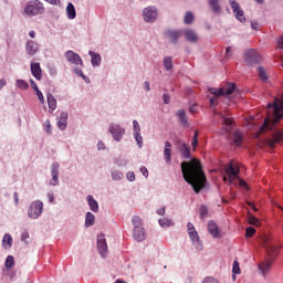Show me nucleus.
I'll list each match as a JSON object with an SVG mask.
<instances>
[{"label": "nucleus", "mask_w": 283, "mask_h": 283, "mask_svg": "<svg viewBox=\"0 0 283 283\" xmlns=\"http://www.w3.org/2000/svg\"><path fill=\"white\" fill-rule=\"evenodd\" d=\"M232 273H233V280H235V275H240L242 273V271L240 270V262L238 261H233V265H232Z\"/></svg>", "instance_id": "35"}, {"label": "nucleus", "mask_w": 283, "mask_h": 283, "mask_svg": "<svg viewBox=\"0 0 283 283\" xmlns=\"http://www.w3.org/2000/svg\"><path fill=\"white\" fill-rule=\"evenodd\" d=\"M96 222V217L92 212H87L85 217V227H94Z\"/></svg>", "instance_id": "32"}, {"label": "nucleus", "mask_w": 283, "mask_h": 283, "mask_svg": "<svg viewBox=\"0 0 283 283\" xmlns=\"http://www.w3.org/2000/svg\"><path fill=\"white\" fill-rule=\"evenodd\" d=\"M87 202L91 211H93V213H98V201H96L92 195L87 196Z\"/></svg>", "instance_id": "24"}, {"label": "nucleus", "mask_w": 283, "mask_h": 283, "mask_svg": "<svg viewBox=\"0 0 283 283\" xmlns=\"http://www.w3.org/2000/svg\"><path fill=\"white\" fill-rule=\"evenodd\" d=\"M52 180L50 185L56 187L59 185V163H53L51 168Z\"/></svg>", "instance_id": "16"}, {"label": "nucleus", "mask_w": 283, "mask_h": 283, "mask_svg": "<svg viewBox=\"0 0 283 283\" xmlns=\"http://www.w3.org/2000/svg\"><path fill=\"white\" fill-rule=\"evenodd\" d=\"M31 74L36 81H41V78H43V71L41 70V64L39 62L31 63Z\"/></svg>", "instance_id": "14"}, {"label": "nucleus", "mask_w": 283, "mask_h": 283, "mask_svg": "<svg viewBox=\"0 0 283 283\" xmlns=\"http://www.w3.org/2000/svg\"><path fill=\"white\" fill-rule=\"evenodd\" d=\"M46 98H48L49 109H51V112H54V109H56V98H54V95H52V93H49L46 95Z\"/></svg>", "instance_id": "29"}, {"label": "nucleus", "mask_w": 283, "mask_h": 283, "mask_svg": "<svg viewBox=\"0 0 283 283\" xmlns=\"http://www.w3.org/2000/svg\"><path fill=\"white\" fill-rule=\"evenodd\" d=\"M192 244L197 247V249H202V243L200 242V237L198 235V231L188 233Z\"/></svg>", "instance_id": "25"}, {"label": "nucleus", "mask_w": 283, "mask_h": 283, "mask_svg": "<svg viewBox=\"0 0 283 283\" xmlns=\"http://www.w3.org/2000/svg\"><path fill=\"white\" fill-rule=\"evenodd\" d=\"M202 283H218V280H216L214 277L211 276H207Z\"/></svg>", "instance_id": "53"}, {"label": "nucleus", "mask_w": 283, "mask_h": 283, "mask_svg": "<svg viewBox=\"0 0 283 283\" xmlns=\"http://www.w3.org/2000/svg\"><path fill=\"white\" fill-rule=\"evenodd\" d=\"M14 266V256L9 255L6 259V268L7 269H12Z\"/></svg>", "instance_id": "43"}, {"label": "nucleus", "mask_w": 283, "mask_h": 283, "mask_svg": "<svg viewBox=\"0 0 283 283\" xmlns=\"http://www.w3.org/2000/svg\"><path fill=\"white\" fill-rule=\"evenodd\" d=\"M208 231L212 235V238H220V228L213 221L208 222Z\"/></svg>", "instance_id": "21"}, {"label": "nucleus", "mask_w": 283, "mask_h": 283, "mask_svg": "<svg viewBox=\"0 0 283 283\" xmlns=\"http://www.w3.org/2000/svg\"><path fill=\"white\" fill-rule=\"evenodd\" d=\"M217 115L222 119L223 134H231L233 132V119L226 117L222 113H217Z\"/></svg>", "instance_id": "10"}, {"label": "nucleus", "mask_w": 283, "mask_h": 283, "mask_svg": "<svg viewBox=\"0 0 283 283\" xmlns=\"http://www.w3.org/2000/svg\"><path fill=\"white\" fill-rule=\"evenodd\" d=\"M88 54L91 56V63H92L93 67L101 65V54L94 53V51H90Z\"/></svg>", "instance_id": "28"}, {"label": "nucleus", "mask_w": 283, "mask_h": 283, "mask_svg": "<svg viewBox=\"0 0 283 283\" xmlns=\"http://www.w3.org/2000/svg\"><path fill=\"white\" fill-rule=\"evenodd\" d=\"M259 23L258 22H255V21H252L251 22V28H252V30H258V28H259Z\"/></svg>", "instance_id": "64"}, {"label": "nucleus", "mask_w": 283, "mask_h": 283, "mask_svg": "<svg viewBox=\"0 0 283 283\" xmlns=\"http://www.w3.org/2000/svg\"><path fill=\"white\" fill-rule=\"evenodd\" d=\"M160 227H174V221L171 219H159Z\"/></svg>", "instance_id": "40"}, {"label": "nucleus", "mask_w": 283, "mask_h": 283, "mask_svg": "<svg viewBox=\"0 0 283 283\" xmlns=\"http://www.w3.org/2000/svg\"><path fill=\"white\" fill-rule=\"evenodd\" d=\"M43 213V201H33L28 210L29 218L36 220Z\"/></svg>", "instance_id": "5"}, {"label": "nucleus", "mask_w": 283, "mask_h": 283, "mask_svg": "<svg viewBox=\"0 0 283 283\" xmlns=\"http://www.w3.org/2000/svg\"><path fill=\"white\" fill-rule=\"evenodd\" d=\"M23 12L27 17H39V14L45 12V6L41 0H30L27 2Z\"/></svg>", "instance_id": "2"}, {"label": "nucleus", "mask_w": 283, "mask_h": 283, "mask_svg": "<svg viewBox=\"0 0 283 283\" xmlns=\"http://www.w3.org/2000/svg\"><path fill=\"white\" fill-rule=\"evenodd\" d=\"M2 247L4 249H10V247H12V235L4 234V237L2 239Z\"/></svg>", "instance_id": "34"}, {"label": "nucleus", "mask_w": 283, "mask_h": 283, "mask_svg": "<svg viewBox=\"0 0 283 283\" xmlns=\"http://www.w3.org/2000/svg\"><path fill=\"white\" fill-rule=\"evenodd\" d=\"M66 14L69 19H76V9L72 2H70L66 7Z\"/></svg>", "instance_id": "31"}, {"label": "nucleus", "mask_w": 283, "mask_h": 283, "mask_svg": "<svg viewBox=\"0 0 283 283\" xmlns=\"http://www.w3.org/2000/svg\"><path fill=\"white\" fill-rule=\"evenodd\" d=\"M230 6L235 14V19H238V21H240L241 23H244V21H247V18H244V10L240 8V3H238L235 0H230Z\"/></svg>", "instance_id": "9"}, {"label": "nucleus", "mask_w": 283, "mask_h": 283, "mask_svg": "<svg viewBox=\"0 0 283 283\" xmlns=\"http://www.w3.org/2000/svg\"><path fill=\"white\" fill-rule=\"evenodd\" d=\"M65 59L69 61V63H72L73 65H83V60L81 59V55L75 53L74 51H66Z\"/></svg>", "instance_id": "11"}, {"label": "nucleus", "mask_w": 283, "mask_h": 283, "mask_svg": "<svg viewBox=\"0 0 283 283\" xmlns=\"http://www.w3.org/2000/svg\"><path fill=\"white\" fill-rule=\"evenodd\" d=\"M280 140H282V135L281 134L274 135L273 139L270 142L271 147H273V145H275V143H280Z\"/></svg>", "instance_id": "48"}, {"label": "nucleus", "mask_w": 283, "mask_h": 283, "mask_svg": "<svg viewBox=\"0 0 283 283\" xmlns=\"http://www.w3.org/2000/svg\"><path fill=\"white\" fill-rule=\"evenodd\" d=\"M30 83H31L32 90H34V92H36V90H39V86L36 85V82H34V80H30Z\"/></svg>", "instance_id": "61"}, {"label": "nucleus", "mask_w": 283, "mask_h": 283, "mask_svg": "<svg viewBox=\"0 0 283 283\" xmlns=\"http://www.w3.org/2000/svg\"><path fill=\"white\" fill-rule=\"evenodd\" d=\"M195 19H196V18L193 17V12L187 11L186 14H185V17H184V23H185L186 25H191V23H193V20H195Z\"/></svg>", "instance_id": "33"}, {"label": "nucleus", "mask_w": 283, "mask_h": 283, "mask_svg": "<svg viewBox=\"0 0 283 283\" xmlns=\"http://www.w3.org/2000/svg\"><path fill=\"white\" fill-rule=\"evenodd\" d=\"M191 146L196 149L198 147V130L195 132V135L192 137Z\"/></svg>", "instance_id": "49"}, {"label": "nucleus", "mask_w": 283, "mask_h": 283, "mask_svg": "<svg viewBox=\"0 0 283 283\" xmlns=\"http://www.w3.org/2000/svg\"><path fill=\"white\" fill-rule=\"evenodd\" d=\"M126 178L129 182H134V180H136V175L134 174V171H128L126 174Z\"/></svg>", "instance_id": "50"}, {"label": "nucleus", "mask_w": 283, "mask_h": 283, "mask_svg": "<svg viewBox=\"0 0 283 283\" xmlns=\"http://www.w3.org/2000/svg\"><path fill=\"white\" fill-rule=\"evenodd\" d=\"M181 174L184 176V180H186L188 185H191L195 193H200V191L205 189V185H207V177L205 176V171H202L200 160L192 159L190 161H182Z\"/></svg>", "instance_id": "1"}, {"label": "nucleus", "mask_w": 283, "mask_h": 283, "mask_svg": "<svg viewBox=\"0 0 283 283\" xmlns=\"http://www.w3.org/2000/svg\"><path fill=\"white\" fill-rule=\"evenodd\" d=\"M177 116L181 125H184V127H189V123L187 120V114L185 113V111H178Z\"/></svg>", "instance_id": "30"}, {"label": "nucleus", "mask_w": 283, "mask_h": 283, "mask_svg": "<svg viewBox=\"0 0 283 283\" xmlns=\"http://www.w3.org/2000/svg\"><path fill=\"white\" fill-rule=\"evenodd\" d=\"M108 132L117 143H119V140L123 139V136H125V128L120 127L119 125L112 124Z\"/></svg>", "instance_id": "8"}, {"label": "nucleus", "mask_w": 283, "mask_h": 283, "mask_svg": "<svg viewBox=\"0 0 283 283\" xmlns=\"http://www.w3.org/2000/svg\"><path fill=\"white\" fill-rule=\"evenodd\" d=\"M182 30H167L166 39H168V41H171V43L176 44L178 43V40L180 39V36H182Z\"/></svg>", "instance_id": "13"}, {"label": "nucleus", "mask_w": 283, "mask_h": 283, "mask_svg": "<svg viewBox=\"0 0 283 283\" xmlns=\"http://www.w3.org/2000/svg\"><path fill=\"white\" fill-rule=\"evenodd\" d=\"M132 222H133L134 229H136V227H143V219H140V217L138 216H134L132 219Z\"/></svg>", "instance_id": "41"}, {"label": "nucleus", "mask_w": 283, "mask_h": 283, "mask_svg": "<svg viewBox=\"0 0 283 283\" xmlns=\"http://www.w3.org/2000/svg\"><path fill=\"white\" fill-rule=\"evenodd\" d=\"M140 171L145 178H149V170H147V167H142Z\"/></svg>", "instance_id": "57"}, {"label": "nucleus", "mask_w": 283, "mask_h": 283, "mask_svg": "<svg viewBox=\"0 0 283 283\" xmlns=\"http://www.w3.org/2000/svg\"><path fill=\"white\" fill-rule=\"evenodd\" d=\"M45 127L46 134H52V125L50 124V120L45 122Z\"/></svg>", "instance_id": "56"}, {"label": "nucleus", "mask_w": 283, "mask_h": 283, "mask_svg": "<svg viewBox=\"0 0 283 283\" xmlns=\"http://www.w3.org/2000/svg\"><path fill=\"white\" fill-rule=\"evenodd\" d=\"M28 238H30V233H28V231H24L21 235V240L22 242H25V240H28Z\"/></svg>", "instance_id": "59"}, {"label": "nucleus", "mask_w": 283, "mask_h": 283, "mask_svg": "<svg viewBox=\"0 0 283 283\" xmlns=\"http://www.w3.org/2000/svg\"><path fill=\"white\" fill-rule=\"evenodd\" d=\"M13 200L15 205H19V192L13 193Z\"/></svg>", "instance_id": "62"}, {"label": "nucleus", "mask_w": 283, "mask_h": 283, "mask_svg": "<svg viewBox=\"0 0 283 283\" xmlns=\"http://www.w3.org/2000/svg\"><path fill=\"white\" fill-rule=\"evenodd\" d=\"M15 85L19 90H28V87H30V84H28L25 80H17Z\"/></svg>", "instance_id": "38"}, {"label": "nucleus", "mask_w": 283, "mask_h": 283, "mask_svg": "<svg viewBox=\"0 0 283 283\" xmlns=\"http://www.w3.org/2000/svg\"><path fill=\"white\" fill-rule=\"evenodd\" d=\"M243 56L248 65H255L261 59L260 53L255 49L245 51Z\"/></svg>", "instance_id": "7"}, {"label": "nucleus", "mask_w": 283, "mask_h": 283, "mask_svg": "<svg viewBox=\"0 0 283 283\" xmlns=\"http://www.w3.org/2000/svg\"><path fill=\"white\" fill-rule=\"evenodd\" d=\"M164 66L165 70L169 71L171 67H174V61L171 60V56H167L164 59Z\"/></svg>", "instance_id": "39"}, {"label": "nucleus", "mask_w": 283, "mask_h": 283, "mask_svg": "<svg viewBox=\"0 0 283 283\" xmlns=\"http://www.w3.org/2000/svg\"><path fill=\"white\" fill-rule=\"evenodd\" d=\"M277 45L281 50H283V36L279 38Z\"/></svg>", "instance_id": "63"}, {"label": "nucleus", "mask_w": 283, "mask_h": 283, "mask_svg": "<svg viewBox=\"0 0 283 283\" xmlns=\"http://www.w3.org/2000/svg\"><path fill=\"white\" fill-rule=\"evenodd\" d=\"M164 156L166 163L169 165L171 163V143H165Z\"/></svg>", "instance_id": "26"}, {"label": "nucleus", "mask_w": 283, "mask_h": 283, "mask_svg": "<svg viewBox=\"0 0 283 283\" xmlns=\"http://www.w3.org/2000/svg\"><path fill=\"white\" fill-rule=\"evenodd\" d=\"M233 143L238 147H240V145H242V133H240L238 130L234 132V134H233Z\"/></svg>", "instance_id": "36"}, {"label": "nucleus", "mask_w": 283, "mask_h": 283, "mask_svg": "<svg viewBox=\"0 0 283 283\" xmlns=\"http://www.w3.org/2000/svg\"><path fill=\"white\" fill-rule=\"evenodd\" d=\"M25 50H27V54H29V56H34V54H36V52H39V44H36L32 40H29V41H27Z\"/></svg>", "instance_id": "18"}, {"label": "nucleus", "mask_w": 283, "mask_h": 283, "mask_svg": "<svg viewBox=\"0 0 283 283\" xmlns=\"http://www.w3.org/2000/svg\"><path fill=\"white\" fill-rule=\"evenodd\" d=\"M258 72H259V78H261V81L263 82L269 81V76L266 75V70H264V67L259 66Z\"/></svg>", "instance_id": "37"}, {"label": "nucleus", "mask_w": 283, "mask_h": 283, "mask_svg": "<svg viewBox=\"0 0 283 283\" xmlns=\"http://www.w3.org/2000/svg\"><path fill=\"white\" fill-rule=\"evenodd\" d=\"M245 235H247V238H253V235H255V228H253V227L247 228Z\"/></svg>", "instance_id": "47"}, {"label": "nucleus", "mask_w": 283, "mask_h": 283, "mask_svg": "<svg viewBox=\"0 0 283 283\" xmlns=\"http://www.w3.org/2000/svg\"><path fill=\"white\" fill-rule=\"evenodd\" d=\"M97 249L102 258H105V255H107V241L105 240V234H99L97 237Z\"/></svg>", "instance_id": "12"}, {"label": "nucleus", "mask_w": 283, "mask_h": 283, "mask_svg": "<svg viewBox=\"0 0 283 283\" xmlns=\"http://www.w3.org/2000/svg\"><path fill=\"white\" fill-rule=\"evenodd\" d=\"M163 98H164L165 105H169V103L171 101V97L169 96V94L165 93Z\"/></svg>", "instance_id": "55"}, {"label": "nucleus", "mask_w": 283, "mask_h": 283, "mask_svg": "<svg viewBox=\"0 0 283 283\" xmlns=\"http://www.w3.org/2000/svg\"><path fill=\"white\" fill-rule=\"evenodd\" d=\"M133 127H134V134L140 133V124H138V120H133Z\"/></svg>", "instance_id": "51"}, {"label": "nucleus", "mask_w": 283, "mask_h": 283, "mask_svg": "<svg viewBox=\"0 0 283 283\" xmlns=\"http://www.w3.org/2000/svg\"><path fill=\"white\" fill-rule=\"evenodd\" d=\"M187 228H188V233L196 232V227H193V223L188 222Z\"/></svg>", "instance_id": "54"}, {"label": "nucleus", "mask_w": 283, "mask_h": 283, "mask_svg": "<svg viewBox=\"0 0 283 283\" xmlns=\"http://www.w3.org/2000/svg\"><path fill=\"white\" fill-rule=\"evenodd\" d=\"M208 6L210 7L214 14H220V12H222L220 0H208Z\"/></svg>", "instance_id": "22"}, {"label": "nucleus", "mask_w": 283, "mask_h": 283, "mask_svg": "<svg viewBox=\"0 0 283 283\" xmlns=\"http://www.w3.org/2000/svg\"><path fill=\"white\" fill-rule=\"evenodd\" d=\"M248 222L249 224H253L254 227H260V220H258V218H255V216L253 214H249Z\"/></svg>", "instance_id": "42"}, {"label": "nucleus", "mask_w": 283, "mask_h": 283, "mask_svg": "<svg viewBox=\"0 0 283 283\" xmlns=\"http://www.w3.org/2000/svg\"><path fill=\"white\" fill-rule=\"evenodd\" d=\"M189 112H190V114H196V112H198V105L195 104V105L190 106Z\"/></svg>", "instance_id": "60"}, {"label": "nucleus", "mask_w": 283, "mask_h": 283, "mask_svg": "<svg viewBox=\"0 0 283 283\" xmlns=\"http://www.w3.org/2000/svg\"><path fill=\"white\" fill-rule=\"evenodd\" d=\"M179 151L184 158H191V148H189L185 143L180 144Z\"/></svg>", "instance_id": "27"}, {"label": "nucleus", "mask_w": 283, "mask_h": 283, "mask_svg": "<svg viewBox=\"0 0 283 283\" xmlns=\"http://www.w3.org/2000/svg\"><path fill=\"white\" fill-rule=\"evenodd\" d=\"M271 266H273V259H266L265 261L259 264V270L262 275H266L271 271Z\"/></svg>", "instance_id": "17"}, {"label": "nucleus", "mask_w": 283, "mask_h": 283, "mask_svg": "<svg viewBox=\"0 0 283 283\" xmlns=\"http://www.w3.org/2000/svg\"><path fill=\"white\" fill-rule=\"evenodd\" d=\"M143 18L146 23H154L158 19V9L156 7H147L143 10Z\"/></svg>", "instance_id": "6"}, {"label": "nucleus", "mask_w": 283, "mask_h": 283, "mask_svg": "<svg viewBox=\"0 0 283 283\" xmlns=\"http://www.w3.org/2000/svg\"><path fill=\"white\" fill-rule=\"evenodd\" d=\"M199 213H200V218L205 219V218H207L209 210L207 209L206 206H200Z\"/></svg>", "instance_id": "45"}, {"label": "nucleus", "mask_w": 283, "mask_h": 283, "mask_svg": "<svg viewBox=\"0 0 283 283\" xmlns=\"http://www.w3.org/2000/svg\"><path fill=\"white\" fill-rule=\"evenodd\" d=\"M266 253H268L270 260H273V262H275V258H277V255H280V248H277V245H268Z\"/></svg>", "instance_id": "20"}, {"label": "nucleus", "mask_w": 283, "mask_h": 283, "mask_svg": "<svg viewBox=\"0 0 283 283\" xmlns=\"http://www.w3.org/2000/svg\"><path fill=\"white\" fill-rule=\"evenodd\" d=\"M184 34L186 36V41H189V43H198V33L192 29L185 30Z\"/></svg>", "instance_id": "19"}, {"label": "nucleus", "mask_w": 283, "mask_h": 283, "mask_svg": "<svg viewBox=\"0 0 283 283\" xmlns=\"http://www.w3.org/2000/svg\"><path fill=\"white\" fill-rule=\"evenodd\" d=\"M35 94H36L40 103H42V105H43V103H45V97H43V93L40 90H36Z\"/></svg>", "instance_id": "52"}, {"label": "nucleus", "mask_w": 283, "mask_h": 283, "mask_svg": "<svg viewBox=\"0 0 283 283\" xmlns=\"http://www.w3.org/2000/svg\"><path fill=\"white\" fill-rule=\"evenodd\" d=\"M57 127L62 132H64V129H66V127H67V113H65V112L61 113L60 119L57 122Z\"/></svg>", "instance_id": "23"}, {"label": "nucleus", "mask_w": 283, "mask_h": 283, "mask_svg": "<svg viewBox=\"0 0 283 283\" xmlns=\"http://www.w3.org/2000/svg\"><path fill=\"white\" fill-rule=\"evenodd\" d=\"M134 138L138 147H143V136L140 135V133H134Z\"/></svg>", "instance_id": "46"}, {"label": "nucleus", "mask_w": 283, "mask_h": 283, "mask_svg": "<svg viewBox=\"0 0 283 283\" xmlns=\"http://www.w3.org/2000/svg\"><path fill=\"white\" fill-rule=\"evenodd\" d=\"M133 238L137 242H143L147 238V234L145 233V229L143 227H136L133 230Z\"/></svg>", "instance_id": "15"}, {"label": "nucleus", "mask_w": 283, "mask_h": 283, "mask_svg": "<svg viewBox=\"0 0 283 283\" xmlns=\"http://www.w3.org/2000/svg\"><path fill=\"white\" fill-rule=\"evenodd\" d=\"M74 73L76 76H82V78H85V75L83 74V71L81 69H74Z\"/></svg>", "instance_id": "58"}, {"label": "nucleus", "mask_w": 283, "mask_h": 283, "mask_svg": "<svg viewBox=\"0 0 283 283\" xmlns=\"http://www.w3.org/2000/svg\"><path fill=\"white\" fill-rule=\"evenodd\" d=\"M235 83H227L224 87H220V88H209L210 94H213V96H231V94H233V92H235Z\"/></svg>", "instance_id": "3"}, {"label": "nucleus", "mask_w": 283, "mask_h": 283, "mask_svg": "<svg viewBox=\"0 0 283 283\" xmlns=\"http://www.w3.org/2000/svg\"><path fill=\"white\" fill-rule=\"evenodd\" d=\"M224 171H226V176L223 177L224 182H227V180H229V182H233L238 174H240V167H238V165H235L232 161L228 166H226Z\"/></svg>", "instance_id": "4"}, {"label": "nucleus", "mask_w": 283, "mask_h": 283, "mask_svg": "<svg viewBox=\"0 0 283 283\" xmlns=\"http://www.w3.org/2000/svg\"><path fill=\"white\" fill-rule=\"evenodd\" d=\"M123 178V172L120 170H113L112 171V179L113 180H120Z\"/></svg>", "instance_id": "44"}]
</instances>
